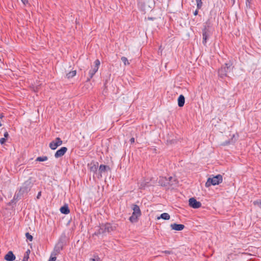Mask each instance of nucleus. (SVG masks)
<instances>
[{"instance_id": "1", "label": "nucleus", "mask_w": 261, "mask_h": 261, "mask_svg": "<svg viewBox=\"0 0 261 261\" xmlns=\"http://www.w3.org/2000/svg\"><path fill=\"white\" fill-rule=\"evenodd\" d=\"M33 184L32 182L31 178H29L24 182L22 186L20 187L19 192L17 194V197L27 195L31 190Z\"/></svg>"}, {"instance_id": "2", "label": "nucleus", "mask_w": 261, "mask_h": 261, "mask_svg": "<svg viewBox=\"0 0 261 261\" xmlns=\"http://www.w3.org/2000/svg\"><path fill=\"white\" fill-rule=\"evenodd\" d=\"M116 226L110 223H102L100 225L98 232L95 234L110 233L116 229Z\"/></svg>"}, {"instance_id": "3", "label": "nucleus", "mask_w": 261, "mask_h": 261, "mask_svg": "<svg viewBox=\"0 0 261 261\" xmlns=\"http://www.w3.org/2000/svg\"><path fill=\"white\" fill-rule=\"evenodd\" d=\"M223 180L222 176L221 174H218L212 177H209L205 183V187H209L213 186L219 185L221 183Z\"/></svg>"}, {"instance_id": "4", "label": "nucleus", "mask_w": 261, "mask_h": 261, "mask_svg": "<svg viewBox=\"0 0 261 261\" xmlns=\"http://www.w3.org/2000/svg\"><path fill=\"white\" fill-rule=\"evenodd\" d=\"M231 64L230 63H225L224 65L221 67L218 70V74L221 78H224L227 76V73L231 70Z\"/></svg>"}, {"instance_id": "5", "label": "nucleus", "mask_w": 261, "mask_h": 261, "mask_svg": "<svg viewBox=\"0 0 261 261\" xmlns=\"http://www.w3.org/2000/svg\"><path fill=\"white\" fill-rule=\"evenodd\" d=\"M100 61L98 59H97L94 62V66L92 67L91 69L89 72V77L87 78V81L89 82L93 77L94 75L97 72L98 70L99 66L100 65Z\"/></svg>"}, {"instance_id": "6", "label": "nucleus", "mask_w": 261, "mask_h": 261, "mask_svg": "<svg viewBox=\"0 0 261 261\" xmlns=\"http://www.w3.org/2000/svg\"><path fill=\"white\" fill-rule=\"evenodd\" d=\"M62 141L60 138H56L55 140L51 141L49 145L52 150L56 149L58 146L62 144Z\"/></svg>"}, {"instance_id": "7", "label": "nucleus", "mask_w": 261, "mask_h": 261, "mask_svg": "<svg viewBox=\"0 0 261 261\" xmlns=\"http://www.w3.org/2000/svg\"><path fill=\"white\" fill-rule=\"evenodd\" d=\"M211 32L208 29L205 27L202 30V43L205 45L207 42V40L210 36Z\"/></svg>"}, {"instance_id": "8", "label": "nucleus", "mask_w": 261, "mask_h": 261, "mask_svg": "<svg viewBox=\"0 0 261 261\" xmlns=\"http://www.w3.org/2000/svg\"><path fill=\"white\" fill-rule=\"evenodd\" d=\"M189 205L194 208H198L201 207V203L198 201L194 198H191L189 199Z\"/></svg>"}, {"instance_id": "9", "label": "nucleus", "mask_w": 261, "mask_h": 261, "mask_svg": "<svg viewBox=\"0 0 261 261\" xmlns=\"http://www.w3.org/2000/svg\"><path fill=\"white\" fill-rule=\"evenodd\" d=\"M67 151V148L66 147H62L56 151L55 154V157L56 158H60L64 155Z\"/></svg>"}, {"instance_id": "10", "label": "nucleus", "mask_w": 261, "mask_h": 261, "mask_svg": "<svg viewBox=\"0 0 261 261\" xmlns=\"http://www.w3.org/2000/svg\"><path fill=\"white\" fill-rule=\"evenodd\" d=\"M170 227L173 230L180 231L182 230L185 228V225L183 224L173 223L171 224Z\"/></svg>"}, {"instance_id": "11", "label": "nucleus", "mask_w": 261, "mask_h": 261, "mask_svg": "<svg viewBox=\"0 0 261 261\" xmlns=\"http://www.w3.org/2000/svg\"><path fill=\"white\" fill-rule=\"evenodd\" d=\"M5 259L8 261H13L15 259V256L13 252L10 251L5 256Z\"/></svg>"}, {"instance_id": "12", "label": "nucleus", "mask_w": 261, "mask_h": 261, "mask_svg": "<svg viewBox=\"0 0 261 261\" xmlns=\"http://www.w3.org/2000/svg\"><path fill=\"white\" fill-rule=\"evenodd\" d=\"M185 98L183 95H180L178 98V106L182 107L184 106Z\"/></svg>"}, {"instance_id": "13", "label": "nucleus", "mask_w": 261, "mask_h": 261, "mask_svg": "<svg viewBox=\"0 0 261 261\" xmlns=\"http://www.w3.org/2000/svg\"><path fill=\"white\" fill-rule=\"evenodd\" d=\"M110 169V168L109 166L105 165H100L99 167V171L100 174L104 173Z\"/></svg>"}, {"instance_id": "14", "label": "nucleus", "mask_w": 261, "mask_h": 261, "mask_svg": "<svg viewBox=\"0 0 261 261\" xmlns=\"http://www.w3.org/2000/svg\"><path fill=\"white\" fill-rule=\"evenodd\" d=\"M133 214H134V215H137L138 216H140L141 215V211L140 209L137 205H134L133 207Z\"/></svg>"}, {"instance_id": "15", "label": "nucleus", "mask_w": 261, "mask_h": 261, "mask_svg": "<svg viewBox=\"0 0 261 261\" xmlns=\"http://www.w3.org/2000/svg\"><path fill=\"white\" fill-rule=\"evenodd\" d=\"M170 218V216L168 213H164L162 214L160 216L158 217L157 218L158 220H159L160 219H163L164 220H169Z\"/></svg>"}, {"instance_id": "16", "label": "nucleus", "mask_w": 261, "mask_h": 261, "mask_svg": "<svg viewBox=\"0 0 261 261\" xmlns=\"http://www.w3.org/2000/svg\"><path fill=\"white\" fill-rule=\"evenodd\" d=\"M60 212L62 214H68L69 213L70 210L68 206L67 205H65L60 208Z\"/></svg>"}, {"instance_id": "17", "label": "nucleus", "mask_w": 261, "mask_h": 261, "mask_svg": "<svg viewBox=\"0 0 261 261\" xmlns=\"http://www.w3.org/2000/svg\"><path fill=\"white\" fill-rule=\"evenodd\" d=\"M159 183L162 186H166L169 182L166 177H161L159 180Z\"/></svg>"}, {"instance_id": "18", "label": "nucleus", "mask_w": 261, "mask_h": 261, "mask_svg": "<svg viewBox=\"0 0 261 261\" xmlns=\"http://www.w3.org/2000/svg\"><path fill=\"white\" fill-rule=\"evenodd\" d=\"M76 72L75 70L70 71L66 74V77L68 79L72 78L76 75Z\"/></svg>"}, {"instance_id": "19", "label": "nucleus", "mask_w": 261, "mask_h": 261, "mask_svg": "<svg viewBox=\"0 0 261 261\" xmlns=\"http://www.w3.org/2000/svg\"><path fill=\"white\" fill-rule=\"evenodd\" d=\"M139 216L137 215H134V214H132V215L129 217V220L131 222H135L137 221L138 218Z\"/></svg>"}, {"instance_id": "20", "label": "nucleus", "mask_w": 261, "mask_h": 261, "mask_svg": "<svg viewBox=\"0 0 261 261\" xmlns=\"http://www.w3.org/2000/svg\"><path fill=\"white\" fill-rule=\"evenodd\" d=\"M47 159H48V158L46 156H39L36 158V161L44 162V161H47Z\"/></svg>"}, {"instance_id": "21", "label": "nucleus", "mask_w": 261, "mask_h": 261, "mask_svg": "<svg viewBox=\"0 0 261 261\" xmlns=\"http://www.w3.org/2000/svg\"><path fill=\"white\" fill-rule=\"evenodd\" d=\"M121 61L123 62V63H124V64L125 65H129V62H128L127 58H126L125 57H121Z\"/></svg>"}, {"instance_id": "22", "label": "nucleus", "mask_w": 261, "mask_h": 261, "mask_svg": "<svg viewBox=\"0 0 261 261\" xmlns=\"http://www.w3.org/2000/svg\"><path fill=\"white\" fill-rule=\"evenodd\" d=\"M252 0H246V5L247 8H251Z\"/></svg>"}, {"instance_id": "23", "label": "nucleus", "mask_w": 261, "mask_h": 261, "mask_svg": "<svg viewBox=\"0 0 261 261\" xmlns=\"http://www.w3.org/2000/svg\"><path fill=\"white\" fill-rule=\"evenodd\" d=\"M197 3V7L198 9H200L202 6V1L201 0H196Z\"/></svg>"}, {"instance_id": "24", "label": "nucleus", "mask_w": 261, "mask_h": 261, "mask_svg": "<svg viewBox=\"0 0 261 261\" xmlns=\"http://www.w3.org/2000/svg\"><path fill=\"white\" fill-rule=\"evenodd\" d=\"M25 237L30 241H32L33 238V236L32 235H31L29 232H27L25 233Z\"/></svg>"}, {"instance_id": "25", "label": "nucleus", "mask_w": 261, "mask_h": 261, "mask_svg": "<svg viewBox=\"0 0 261 261\" xmlns=\"http://www.w3.org/2000/svg\"><path fill=\"white\" fill-rule=\"evenodd\" d=\"M254 205H257L260 208H261V200L254 201Z\"/></svg>"}, {"instance_id": "26", "label": "nucleus", "mask_w": 261, "mask_h": 261, "mask_svg": "<svg viewBox=\"0 0 261 261\" xmlns=\"http://www.w3.org/2000/svg\"><path fill=\"white\" fill-rule=\"evenodd\" d=\"M29 258V254H24L22 259V261H28Z\"/></svg>"}, {"instance_id": "27", "label": "nucleus", "mask_w": 261, "mask_h": 261, "mask_svg": "<svg viewBox=\"0 0 261 261\" xmlns=\"http://www.w3.org/2000/svg\"><path fill=\"white\" fill-rule=\"evenodd\" d=\"M6 141V139H5V138H2L0 139V143L1 144H4Z\"/></svg>"}, {"instance_id": "28", "label": "nucleus", "mask_w": 261, "mask_h": 261, "mask_svg": "<svg viewBox=\"0 0 261 261\" xmlns=\"http://www.w3.org/2000/svg\"><path fill=\"white\" fill-rule=\"evenodd\" d=\"M56 256H50L48 261H56Z\"/></svg>"}, {"instance_id": "29", "label": "nucleus", "mask_w": 261, "mask_h": 261, "mask_svg": "<svg viewBox=\"0 0 261 261\" xmlns=\"http://www.w3.org/2000/svg\"><path fill=\"white\" fill-rule=\"evenodd\" d=\"M100 259V258L97 256V257L96 258H91L90 259V261H99Z\"/></svg>"}, {"instance_id": "30", "label": "nucleus", "mask_w": 261, "mask_h": 261, "mask_svg": "<svg viewBox=\"0 0 261 261\" xmlns=\"http://www.w3.org/2000/svg\"><path fill=\"white\" fill-rule=\"evenodd\" d=\"M55 249H56V250H57V251H58V252H59V251H60V250H62V247H61V248H60V247H58V246H56Z\"/></svg>"}, {"instance_id": "31", "label": "nucleus", "mask_w": 261, "mask_h": 261, "mask_svg": "<svg viewBox=\"0 0 261 261\" xmlns=\"http://www.w3.org/2000/svg\"><path fill=\"white\" fill-rule=\"evenodd\" d=\"M4 137L5 138H7L8 137H9V134H8V133L7 132H6L5 133H4Z\"/></svg>"}, {"instance_id": "32", "label": "nucleus", "mask_w": 261, "mask_h": 261, "mask_svg": "<svg viewBox=\"0 0 261 261\" xmlns=\"http://www.w3.org/2000/svg\"><path fill=\"white\" fill-rule=\"evenodd\" d=\"M41 196V192L40 191L39 192H38V194H37V199H39L40 198Z\"/></svg>"}, {"instance_id": "33", "label": "nucleus", "mask_w": 261, "mask_h": 261, "mask_svg": "<svg viewBox=\"0 0 261 261\" xmlns=\"http://www.w3.org/2000/svg\"><path fill=\"white\" fill-rule=\"evenodd\" d=\"M22 3L24 4V5H26L28 3V0H21Z\"/></svg>"}, {"instance_id": "34", "label": "nucleus", "mask_w": 261, "mask_h": 261, "mask_svg": "<svg viewBox=\"0 0 261 261\" xmlns=\"http://www.w3.org/2000/svg\"><path fill=\"white\" fill-rule=\"evenodd\" d=\"M130 142L131 143H134L135 142V138H132L130 139Z\"/></svg>"}, {"instance_id": "35", "label": "nucleus", "mask_w": 261, "mask_h": 261, "mask_svg": "<svg viewBox=\"0 0 261 261\" xmlns=\"http://www.w3.org/2000/svg\"><path fill=\"white\" fill-rule=\"evenodd\" d=\"M230 143V141H225V142L223 143V145H227L228 144H229Z\"/></svg>"}, {"instance_id": "36", "label": "nucleus", "mask_w": 261, "mask_h": 261, "mask_svg": "<svg viewBox=\"0 0 261 261\" xmlns=\"http://www.w3.org/2000/svg\"><path fill=\"white\" fill-rule=\"evenodd\" d=\"M165 253H166V254H170L171 253V251L166 250V251H165Z\"/></svg>"}, {"instance_id": "37", "label": "nucleus", "mask_w": 261, "mask_h": 261, "mask_svg": "<svg viewBox=\"0 0 261 261\" xmlns=\"http://www.w3.org/2000/svg\"><path fill=\"white\" fill-rule=\"evenodd\" d=\"M198 14V10H196L194 12V15H197Z\"/></svg>"}, {"instance_id": "38", "label": "nucleus", "mask_w": 261, "mask_h": 261, "mask_svg": "<svg viewBox=\"0 0 261 261\" xmlns=\"http://www.w3.org/2000/svg\"><path fill=\"white\" fill-rule=\"evenodd\" d=\"M3 117V114H0V118H2Z\"/></svg>"}, {"instance_id": "39", "label": "nucleus", "mask_w": 261, "mask_h": 261, "mask_svg": "<svg viewBox=\"0 0 261 261\" xmlns=\"http://www.w3.org/2000/svg\"><path fill=\"white\" fill-rule=\"evenodd\" d=\"M29 252H30V250H28V251L26 252L25 254H29Z\"/></svg>"}, {"instance_id": "40", "label": "nucleus", "mask_w": 261, "mask_h": 261, "mask_svg": "<svg viewBox=\"0 0 261 261\" xmlns=\"http://www.w3.org/2000/svg\"><path fill=\"white\" fill-rule=\"evenodd\" d=\"M233 4L235 3V0H231Z\"/></svg>"}, {"instance_id": "41", "label": "nucleus", "mask_w": 261, "mask_h": 261, "mask_svg": "<svg viewBox=\"0 0 261 261\" xmlns=\"http://www.w3.org/2000/svg\"><path fill=\"white\" fill-rule=\"evenodd\" d=\"M169 180H171L172 179V177H169Z\"/></svg>"}, {"instance_id": "42", "label": "nucleus", "mask_w": 261, "mask_h": 261, "mask_svg": "<svg viewBox=\"0 0 261 261\" xmlns=\"http://www.w3.org/2000/svg\"><path fill=\"white\" fill-rule=\"evenodd\" d=\"M2 125L1 122H0V126H1Z\"/></svg>"}]
</instances>
